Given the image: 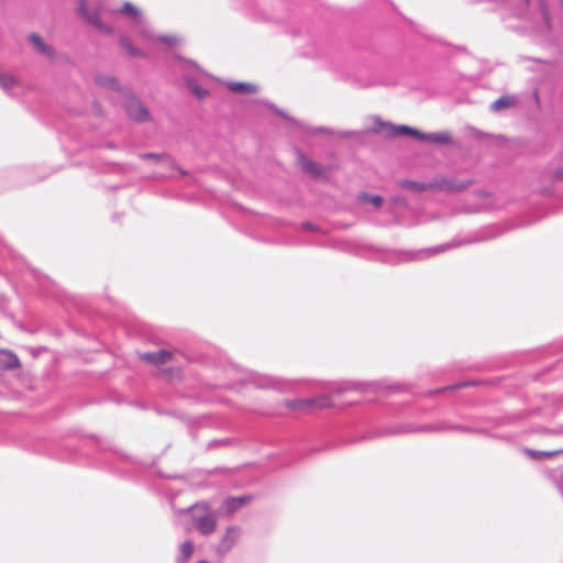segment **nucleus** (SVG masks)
Masks as SVG:
<instances>
[{
    "label": "nucleus",
    "instance_id": "6e6552de",
    "mask_svg": "<svg viewBox=\"0 0 563 563\" xmlns=\"http://www.w3.org/2000/svg\"><path fill=\"white\" fill-rule=\"evenodd\" d=\"M517 103H518V99H517L516 96L504 95V96L499 97L498 99H496L492 103L490 109L494 112H499V111H503V110H507V109L514 108Z\"/></svg>",
    "mask_w": 563,
    "mask_h": 563
},
{
    "label": "nucleus",
    "instance_id": "9d476101",
    "mask_svg": "<svg viewBox=\"0 0 563 563\" xmlns=\"http://www.w3.org/2000/svg\"><path fill=\"white\" fill-rule=\"evenodd\" d=\"M21 366L18 356L5 350H0V367L4 369L19 368Z\"/></svg>",
    "mask_w": 563,
    "mask_h": 563
},
{
    "label": "nucleus",
    "instance_id": "6ab92c4d",
    "mask_svg": "<svg viewBox=\"0 0 563 563\" xmlns=\"http://www.w3.org/2000/svg\"><path fill=\"white\" fill-rule=\"evenodd\" d=\"M97 81H98V84L100 86H103V87H109V88H112V89H118L119 88L118 80L112 78V77L99 76L97 78Z\"/></svg>",
    "mask_w": 563,
    "mask_h": 563
},
{
    "label": "nucleus",
    "instance_id": "7ed1b4c3",
    "mask_svg": "<svg viewBox=\"0 0 563 563\" xmlns=\"http://www.w3.org/2000/svg\"><path fill=\"white\" fill-rule=\"evenodd\" d=\"M125 110L128 115L136 122H145L150 120L147 109L136 99H130L126 102Z\"/></svg>",
    "mask_w": 563,
    "mask_h": 563
},
{
    "label": "nucleus",
    "instance_id": "4468645a",
    "mask_svg": "<svg viewBox=\"0 0 563 563\" xmlns=\"http://www.w3.org/2000/svg\"><path fill=\"white\" fill-rule=\"evenodd\" d=\"M358 200L363 203H371L375 209H379L383 205V198L380 196L366 192L360 194Z\"/></svg>",
    "mask_w": 563,
    "mask_h": 563
},
{
    "label": "nucleus",
    "instance_id": "f3484780",
    "mask_svg": "<svg viewBox=\"0 0 563 563\" xmlns=\"http://www.w3.org/2000/svg\"><path fill=\"white\" fill-rule=\"evenodd\" d=\"M194 550L195 547L190 541H185L180 544L179 551L184 562L188 561L191 558Z\"/></svg>",
    "mask_w": 563,
    "mask_h": 563
},
{
    "label": "nucleus",
    "instance_id": "a878e982",
    "mask_svg": "<svg viewBox=\"0 0 563 563\" xmlns=\"http://www.w3.org/2000/svg\"><path fill=\"white\" fill-rule=\"evenodd\" d=\"M555 177L560 180H563V168L556 172Z\"/></svg>",
    "mask_w": 563,
    "mask_h": 563
},
{
    "label": "nucleus",
    "instance_id": "20e7f679",
    "mask_svg": "<svg viewBox=\"0 0 563 563\" xmlns=\"http://www.w3.org/2000/svg\"><path fill=\"white\" fill-rule=\"evenodd\" d=\"M240 534H241V529L239 527L228 528L218 545V551L221 554L228 553L234 547V544L238 542Z\"/></svg>",
    "mask_w": 563,
    "mask_h": 563
},
{
    "label": "nucleus",
    "instance_id": "1a4fd4ad",
    "mask_svg": "<svg viewBox=\"0 0 563 563\" xmlns=\"http://www.w3.org/2000/svg\"><path fill=\"white\" fill-rule=\"evenodd\" d=\"M29 41L34 45L38 53L45 55L48 58L54 57V48L46 44L40 35L33 33L29 36Z\"/></svg>",
    "mask_w": 563,
    "mask_h": 563
},
{
    "label": "nucleus",
    "instance_id": "ddd939ff",
    "mask_svg": "<svg viewBox=\"0 0 563 563\" xmlns=\"http://www.w3.org/2000/svg\"><path fill=\"white\" fill-rule=\"evenodd\" d=\"M423 141L439 143V144H451L452 137L446 132H439V133L426 134L423 136Z\"/></svg>",
    "mask_w": 563,
    "mask_h": 563
},
{
    "label": "nucleus",
    "instance_id": "a211bd4d",
    "mask_svg": "<svg viewBox=\"0 0 563 563\" xmlns=\"http://www.w3.org/2000/svg\"><path fill=\"white\" fill-rule=\"evenodd\" d=\"M397 134H405V135H410V136H413L416 139H419V140H423V136L426 135L424 133L416 130V129H412V128H409V126H399L397 129Z\"/></svg>",
    "mask_w": 563,
    "mask_h": 563
},
{
    "label": "nucleus",
    "instance_id": "2eb2a0df",
    "mask_svg": "<svg viewBox=\"0 0 563 563\" xmlns=\"http://www.w3.org/2000/svg\"><path fill=\"white\" fill-rule=\"evenodd\" d=\"M120 44H121V47H122V48H123V49H124V51H125L130 56H132V57H141V58L145 57V54H144L142 51H140V49L135 48V47L132 45V43H131L126 37H122V38L120 40Z\"/></svg>",
    "mask_w": 563,
    "mask_h": 563
},
{
    "label": "nucleus",
    "instance_id": "9b49d317",
    "mask_svg": "<svg viewBox=\"0 0 563 563\" xmlns=\"http://www.w3.org/2000/svg\"><path fill=\"white\" fill-rule=\"evenodd\" d=\"M227 87L230 91L235 93L251 95L257 91V86L251 82L229 81L227 82Z\"/></svg>",
    "mask_w": 563,
    "mask_h": 563
},
{
    "label": "nucleus",
    "instance_id": "b1692460",
    "mask_svg": "<svg viewBox=\"0 0 563 563\" xmlns=\"http://www.w3.org/2000/svg\"><path fill=\"white\" fill-rule=\"evenodd\" d=\"M157 40L166 45L173 46L177 43V38L172 35H162L158 36Z\"/></svg>",
    "mask_w": 563,
    "mask_h": 563
},
{
    "label": "nucleus",
    "instance_id": "4be33fe9",
    "mask_svg": "<svg viewBox=\"0 0 563 563\" xmlns=\"http://www.w3.org/2000/svg\"><path fill=\"white\" fill-rule=\"evenodd\" d=\"M189 88L191 90V92L198 98V99H203L208 96V91L205 90L202 87L194 84V82H190L189 85Z\"/></svg>",
    "mask_w": 563,
    "mask_h": 563
},
{
    "label": "nucleus",
    "instance_id": "f8f14e48",
    "mask_svg": "<svg viewBox=\"0 0 563 563\" xmlns=\"http://www.w3.org/2000/svg\"><path fill=\"white\" fill-rule=\"evenodd\" d=\"M249 501L247 497H235V498H229L223 503V507L228 515L233 514L235 510L241 508L243 505H245Z\"/></svg>",
    "mask_w": 563,
    "mask_h": 563
},
{
    "label": "nucleus",
    "instance_id": "423d86ee",
    "mask_svg": "<svg viewBox=\"0 0 563 563\" xmlns=\"http://www.w3.org/2000/svg\"><path fill=\"white\" fill-rule=\"evenodd\" d=\"M286 406L291 410H303L308 408H324L328 406L327 398L314 399H295L286 402Z\"/></svg>",
    "mask_w": 563,
    "mask_h": 563
},
{
    "label": "nucleus",
    "instance_id": "bb28decb",
    "mask_svg": "<svg viewBox=\"0 0 563 563\" xmlns=\"http://www.w3.org/2000/svg\"><path fill=\"white\" fill-rule=\"evenodd\" d=\"M147 157H151V158H157V157H158V155H156V154H148V155H147Z\"/></svg>",
    "mask_w": 563,
    "mask_h": 563
},
{
    "label": "nucleus",
    "instance_id": "f257e3e1",
    "mask_svg": "<svg viewBox=\"0 0 563 563\" xmlns=\"http://www.w3.org/2000/svg\"><path fill=\"white\" fill-rule=\"evenodd\" d=\"M174 353L168 350H159L156 352L140 353L139 358L154 366H163L173 360Z\"/></svg>",
    "mask_w": 563,
    "mask_h": 563
},
{
    "label": "nucleus",
    "instance_id": "393cba45",
    "mask_svg": "<svg viewBox=\"0 0 563 563\" xmlns=\"http://www.w3.org/2000/svg\"><path fill=\"white\" fill-rule=\"evenodd\" d=\"M554 453L552 452H540V451H530V457L532 459H540L542 456H547V457H550L552 456Z\"/></svg>",
    "mask_w": 563,
    "mask_h": 563
},
{
    "label": "nucleus",
    "instance_id": "cd10ccee",
    "mask_svg": "<svg viewBox=\"0 0 563 563\" xmlns=\"http://www.w3.org/2000/svg\"><path fill=\"white\" fill-rule=\"evenodd\" d=\"M197 563H209L208 561H199Z\"/></svg>",
    "mask_w": 563,
    "mask_h": 563
},
{
    "label": "nucleus",
    "instance_id": "dca6fc26",
    "mask_svg": "<svg viewBox=\"0 0 563 563\" xmlns=\"http://www.w3.org/2000/svg\"><path fill=\"white\" fill-rule=\"evenodd\" d=\"M119 12L131 16L136 22H139L141 20L140 10L134 4H132L130 2H125L123 4V7L119 10Z\"/></svg>",
    "mask_w": 563,
    "mask_h": 563
},
{
    "label": "nucleus",
    "instance_id": "39448f33",
    "mask_svg": "<svg viewBox=\"0 0 563 563\" xmlns=\"http://www.w3.org/2000/svg\"><path fill=\"white\" fill-rule=\"evenodd\" d=\"M298 164L299 166L309 174L313 178H321L324 176L327 169L319 165L318 163L311 161L303 154H298Z\"/></svg>",
    "mask_w": 563,
    "mask_h": 563
},
{
    "label": "nucleus",
    "instance_id": "f03ea898",
    "mask_svg": "<svg viewBox=\"0 0 563 563\" xmlns=\"http://www.w3.org/2000/svg\"><path fill=\"white\" fill-rule=\"evenodd\" d=\"M79 14L90 25L95 26L98 31L103 33H112V29L103 24L100 20V13L98 10L88 12L85 2H80L78 7Z\"/></svg>",
    "mask_w": 563,
    "mask_h": 563
},
{
    "label": "nucleus",
    "instance_id": "0eeeda50",
    "mask_svg": "<svg viewBox=\"0 0 563 563\" xmlns=\"http://www.w3.org/2000/svg\"><path fill=\"white\" fill-rule=\"evenodd\" d=\"M206 514L195 517V522L197 529L202 534H211L217 528V519L213 514H211L207 508H205Z\"/></svg>",
    "mask_w": 563,
    "mask_h": 563
},
{
    "label": "nucleus",
    "instance_id": "412c9836",
    "mask_svg": "<svg viewBox=\"0 0 563 563\" xmlns=\"http://www.w3.org/2000/svg\"><path fill=\"white\" fill-rule=\"evenodd\" d=\"M401 186L404 188L415 190V191H423L426 190L427 186L420 183L411 181V180H404L401 181Z\"/></svg>",
    "mask_w": 563,
    "mask_h": 563
},
{
    "label": "nucleus",
    "instance_id": "aec40b11",
    "mask_svg": "<svg viewBox=\"0 0 563 563\" xmlns=\"http://www.w3.org/2000/svg\"><path fill=\"white\" fill-rule=\"evenodd\" d=\"M18 84L16 78L10 74H0V86L3 88H10Z\"/></svg>",
    "mask_w": 563,
    "mask_h": 563
},
{
    "label": "nucleus",
    "instance_id": "5701e85b",
    "mask_svg": "<svg viewBox=\"0 0 563 563\" xmlns=\"http://www.w3.org/2000/svg\"><path fill=\"white\" fill-rule=\"evenodd\" d=\"M539 5H540V10H541V13H542L544 22H545V27L550 29V14H549V11H548V7L543 2V0H540Z\"/></svg>",
    "mask_w": 563,
    "mask_h": 563
}]
</instances>
